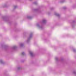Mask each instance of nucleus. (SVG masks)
I'll return each instance as SVG.
<instances>
[{
    "label": "nucleus",
    "instance_id": "f03ea898",
    "mask_svg": "<svg viewBox=\"0 0 76 76\" xmlns=\"http://www.w3.org/2000/svg\"><path fill=\"white\" fill-rule=\"evenodd\" d=\"M24 53H22V55H23V54Z\"/></svg>",
    "mask_w": 76,
    "mask_h": 76
},
{
    "label": "nucleus",
    "instance_id": "f257e3e1",
    "mask_svg": "<svg viewBox=\"0 0 76 76\" xmlns=\"http://www.w3.org/2000/svg\"><path fill=\"white\" fill-rule=\"evenodd\" d=\"M45 20H44L43 21V22H45Z\"/></svg>",
    "mask_w": 76,
    "mask_h": 76
}]
</instances>
